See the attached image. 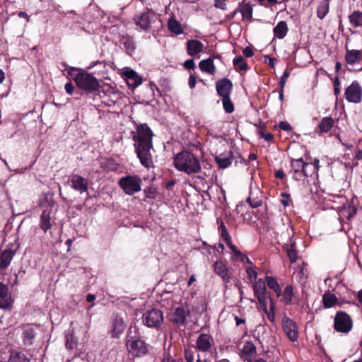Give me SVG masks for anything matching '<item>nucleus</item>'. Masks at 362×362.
<instances>
[{"mask_svg": "<svg viewBox=\"0 0 362 362\" xmlns=\"http://www.w3.org/2000/svg\"><path fill=\"white\" fill-rule=\"evenodd\" d=\"M233 64L240 71H246L248 69L247 64L242 56H239L233 59Z\"/></svg>", "mask_w": 362, "mask_h": 362, "instance_id": "nucleus-38", "label": "nucleus"}, {"mask_svg": "<svg viewBox=\"0 0 362 362\" xmlns=\"http://www.w3.org/2000/svg\"><path fill=\"white\" fill-rule=\"evenodd\" d=\"M230 249L236 255V256L242 255L241 252L237 249V247L232 243L231 238L229 240L225 241Z\"/></svg>", "mask_w": 362, "mask_h": 362, "instance_id": "nucleus-47", "label": "nucleus"}, {"mask_svg": "<svg viewBox=\"0 0 362 362\" xmlns=\"http://www.w3.org/2000/svg\"><path fill=\"white\" fill-rule=\"evenodd\" d=\"M281 196L285 197V199H282L281 201V204L284 206H288L289 205V202H290V196L289 194L284 192L281 194Z\"/></svg>", "mask_w": 362, "mask_h": 362, "instance_id": "nucleus-51", "label": "nucleus"}, {"mask_svg": "<svg viewBox=\"0 0 362 362\" xmlns=\"http://www.w3.org/2000/svg\"><path fill=\"white\" fill-rule=\"evenodd\" d=\"M311 164L305 163L302 158L292 159L290 173L293 174V177L296 180H303L304 177L309 175L308 168Z\"/></svg>", "mask_w": 362, "mask_h": 362, "instance_id": "nucleus-8", "label": "nucleus"}, {"mask_svg": "<svg viewBox=\"0 0 362 362\" xmlns=\"http://www.w3.org/2000/svg\"><path fill=\"white\" fill-rule=\"evenodd\" d=\"M185 359L187 362H193L194 358L193 355L190 352H185Z\"/></svg>", "mask_w": 362, "mask_h": 362, "instance_id": "nucleus-58", "label": "nucleus"}, {"mask_svg": "<svg viewBox=\"0 0 362 362\" xmlns=\"http://www.w3.org/2000/svg\"><path fill=\"white\" fill-rule=\"evenodd\" d=\"M222 103L226 112L232 113L234 111V105L230 97L223 98Z\"/></svg>", "mask_w": 362, "mask_h": 362, "instance_id": "nucleus-41", "label": "nucleus"}, {"mask_svg": "<svg viewBox=\"0 0 362 362\" xmlns=\"http://www.w3.org/2000/svg\"><path fill=\"white\" fill-rule=\"evenodd\" d=\"M253 290L255 296L257 298L258 301L263 309L264 312H267V289L265 282L262 279H258L253 284Z\"/></svg>", "mask_w": 362, "mask_h": 362, "instance_id": "nucleus-11", "label": "nucleus"}, {"mask_svg": "<svg viewBox=\"0 0 362 362\" xmlns=\"http://www.w3.org/2000/svg\"><path fill=\"white\" fill-rule=\"evenodd\" d=\"M235 322H236V325H240V324L242 323H244L245 322V320L242 318H239L238 317L235 316Z\"/></svg>", "mask_w": 362, "mask_h": 362, "instance_id": "nucleus-64", "label": "nucleus"}, {"mask_svg": "<svg viewBox=\"0 0 362 362\" xmlns=\"http://www.w3.org/2000/svg\"><path fill=\"white\" fill-rule=\"evenodd\" d=\"M350 24L358 28L362 26V12L357 10L353 11L348 17Z\"/></svg>", "mask_w": 362, "mask_h": 362, "instance_id": "nucleus-28", "label": "nucleus"}, {"mask_svg": "<svg viewBox=\"0 0 362 362\" xmlns=\"http://www.w3.org/2000/svg\"><path fill=\"white\" fill-rule=\"evenodd\" d=\"M243 54L247 57H251L254 54V52H253V50H252V49L251 47H246L243 49Z\"/></svg>", "mask_w": 362, "mask_h": 362, "instance_id": "nucleus-54", "label": "nucleus"}, {"mask_svg": "<svg viewBox=\"0 0 362 362\" xmlns=\"http://www.w3.org/2000/svg\"><path fill=\"white\" fill-rule=\"evenodd\" d=\"M14 255L15 251L13 250L6 249L4 250L0 254V268H6L10 264Z\"/></svg>", "mask_w": 362, "mask_h": 362, "instance_id": "nucleus-24", "label": "nucleus"}, {"mask_svg": "<svg viewBox=\"0 0 362 362\" xmlns=\"http://www.w3.org/2000/svg\"><path fill=\"white\" fill-rule=\"evenodd\" d=\"M329 11V4L323 0L317 6V17L320 19H322L325 18V16L327 15V13Z\"/></svg>", "mask_w": 362, "mask_h": 362, "instance_id": "nucleus-34", "label": "nucleus"}, {"mask_svg": "<svg viewBox=\"0 0 362 362\" xmlns=\"http://www.w3.org/2000/svg\"><path fill=\"white\" fill-rule=\"evenodd\" d=\"M184 66L186 69H192L194 68V62L193 59H187L185 62Z\"/></svg>", "mask_w": 362, "mask_h": 362, "instance_id": "nucleus-53", "label": "nucleus"}, {"mask_svg": "<svg viewBox=\"0 0 362 362\" xmlns=\"http://www.w3.org/2000/svg\"><path fill=\"white\" fill-rule=\"evenodd\" d=\"M76 341L74 339L73 331L71 333L66 335V346L69 349H73L76 347Z\"/></svg>", "mask_w": 362, "mask_h": 362, "instance_id": "nucleus-42", "label": "nucleus"}, {"mask_svg": "<svg viewBox=\"0 0 362 362\" xmlns=\"http://www.w3.org/2000/svg\"><path fill=\"white\" fill-rule=\"evenodd\" d=\"M319 163L318 159H315L313 161V173H315V174H317V171L320 168Z\"/></svg>", "mask_w": 362, "mask_h": 362, "instance_id": "nucleus-56", "label": "nucleus"}, {"mask_svg": "<svg viewBox=\"0 0 362 362\" xmlns=\"http://www.w3.org/2000/svg\"><path fill=\"white\" fill-rule=\"evenodd\" d=\"M215 160L221 168H226L231 165L233 160V156L230 151H228L217 155Z\"/></svg>", "mask_w": 362, "mask_h": 362, "instance_id": "nucleus-23", "label": "nucleus"}, {"mask_svg": "<svg viewBox=\"0 0 362 362\" xmlns=\"http://www.w3.org/2000/svg\"><path fill=\"white\" fill-rule=\"evenodd\" d=\"M322 301L324 306L329 308L334 306L337 303V299L334 294L327 293L324 294Z\"/></svg>", "mask_w": 362, "mask_h": 362, "instance_id": "nucleus-33", "label": "nucleus"}, {"mask_svg": "<svg viewBox=\"0 0 362 362\" xmlns=\"http://www.w3.org/2000/svg\"><path fill=\"white\" fill-rule=\"evenodd\" d=\"M344 211L346 212L348 214V218H351L356 214V209L354 207L349 205L344 209Z\"/></svg>", "mask_w": 362, "mask_h": 362, "instance_id": "nucleus-48", "label": "nucleus"}, {"mask_svg": "<svg viewBox=\"0 0 362 362\" xmlns=\"http://www.w3.org/2000/svg\"><path fill=\"white\" fill-rule=\"evenodd\" d=\"M124 324L122 319H116L114 321L112 334L113 337H118L124 329Z\"/></svg>", "mask_w": 362, "mask_h": 362, "instance_id": "nucleus-32", "label": "nucleus"}, {"mask_svg": "<svg viewBox=\"0 0 362 362\" xmlns=\"http://www.w3.org/2000/svg\"><path fill=\"white\" fill-rule=\"evenodd\" d=\"M240 11L242 14L243 18L245 20L250 21L252 17V8L248 4H243L240 8Z\"/></svg>", "mask_w": 362, "mask_h": 362, "instance_id": "nucleus-36", "label": "nucleus"}, {"mask_svg": "<svg viewBox=\"0 0 362 362\" xmlns=\"http://www.w3.org/2000/svg\"><path fill=\"white\" fill-rule=\"evenodd\" d=\"M215 5H216V6L217 8H221V9H223H223H226V4L224 3V1H216Z\"/></svg>", "mask_w": 362, "mask_h": 362, "instance_id": "nucleus-59", "label": "nucleus"}, {"mask_svg": "<svg viewBox=\"0 0 362 362\" xmlns=\"http://www.w3.org/2000/svg\"><path fill=\"white\" fill-rule=\"evenodd\" d=\"M141 182L138 175H127L121 177L118 184L127 194L133 195L141 191Z\"/></svg>", "mask_w": 362, "mask_h": 362, "instance_id": "nucleus-5", "label": "nucleus"}, {"mask_svg": "<svg viewBox=\"0 0 362 362\" xmlns=\"http://www.w3.org/2000/svg\"><path fill=\"white\" fill-rule=\"evenodd\" d=\"M74 79L76 86L86 91L93 92L100 87L98 80L92 74L86 71L78 72Z\"/></svg>", "mask_w": 362, "mask_h": 362, "instance_id": "nucleus-3", "label": "nucleus"}, {"mask_svg": "<svg viewBox=\"0 0 362 362\" xmlns=\"http://www.w3.org/2000/svg\"><path fill=\"white\" fill-rule=\"evenodd\" d=\"M195 280H196L195 276L192 275L188 281V283H187L188 286H191L194 283V281H195Z\"/></svg>", "mask_w": 362, "mask_h": 362, "instance_id": "nucleus-63", "label": "nucleus"}, {"mask_svg": "<svg viewBox=\"0 0 362 362\" xmlns=\"http://www.w3.org/2000/svg\"><path fill=\"white\" fill-rule=\"evenodd\" d=\"M288 30L287 23L285 21H280L274 28V35L279 39H283Z\"/></svg>", "mask_w": 362, "mask_h": 362, "instance_id": "nucleus-27", "label": "nucleus"}, {"mask_svg": "<svg viewBox=\"0 0 362 362\" xmlns=\"http://www.w3.org/2000/svg\"><path fill=\"white\" fill-rule=\"evenodd\" d=\"M8 362H29V360L23 354L11 353Z\"/></svg>", "mask_w": 362, "mask_h": 362, "instance_id": "nucleus-39", "label": "nucleus"}, {"mask_svg": "<svg viewBox=\"0 0 362 362\" xmlns=\"http://www.w3.org/2000/svg\"><path fill=\"white\" fill-rule=\"evenodd\" d=\"M266 281L268 287L272 289L277 296H280L281 295V289L276 279L273 276H267Z\"/></svg>", "mask_w": 362, "mask_h": 362, "instance_id": "nucleus-29", "label": "nucleus"}, {"mask_svg": "<svg viewBox=\"0 0 362 362\" xmlns=\"http://www.w3.org/2000/svg\"><path fill=\"white\" fill-rule=\"evenodd\" d=\"M218 94L223 98L230 97L233 88L232 82L227 78L218 80L216 83Z\"/></svg>", "mask_w": 362, "mask_h": 362, "instance_id": "nucleus-14", "label": "nucleus"}, {"mask_svg": "<svg viewBox=\"0 0 362 362\" xmlns=\"http://www.w3.org/2000/svg\"><path fill=\"white\" fill-rule=\"evenodd\" d=\"M12 303L11 296L8 287L0 283V308H7Z\"/></svg>", "mask_w": 362, "mask_h": 362, "instance_id": "nucleus-20", "label": "nucleus"}, {"mask_svg": "<svg viewBox=\"0 0 362 362\" xmlns=\"http://www.w3.org/2000/svg\"><path fill=\"white\" fill-rule=\"evenodd\" d=\"M199 66L203 72L212 75L216 72V66L214 65V60L211 58L202 60L199 64Z\"/></svg>", "mask_w": 362, "mask_h": 362, "instance_id": "nucleus-25", "label": "nucleus"}, {"mask_svg": "<svg viewBox=\"0 0 362 362\" xmlns=\"http://www.w3.org/2000/svg\"><path fill=\"white\" fill-rule=\"evenodd\" d=\"M219 230L221 231V236L223 238L224 241L229 240L230 239V236L228 234L226 227L223 222L221 223V225L219 226Z\"/></svg>", "mask_w": 362, "mask_h": 362, "instance_id": "nucleus-44", "label": "nucleus"}, {"mask_svg": "<svg viewBox=\"0 0 362 362\" xmlns=\"http://www.w3.org/2000/svg\"><path fill=\"white\" fill-rule=\"evenodd\" d=\"M126 346L129 353L134 357H141L148 352V345L144 341L134 337L127 339Z\"/></svg>", "mask_w": 362, "mask_h": 362, "instance_id": "nucleus-6", "label": "nucleus"}, {"mask_svg": "<svg viewBox=\"0 0 362 362\" xmlns=\"http://www.w3.org/2000/svg\"><path fill=\"white\" fill-rule=\"evenodd\" d=\"M275 176L277 178L283 179L285 177V174L283 170H280L276 171V173H275Z\"/></svg>", "mask_w": 362, "mask_h": 362, "instance_id": "nucleus-60", "label": "nucleus"}, {"mask_svg": "<svg viewBox=\"0 0 362 362\" xmlns=\"http://www.w3.org/2000/svg\"><path fill=\"white\" fill-rule=\"evenodd\" d=\"M64 88H65L66 92L69 95H72L74 93V87L73 84L71 82L66 83L65 84Z\"/></svg>", "mask_w": 362, "mask_h": 362, "instance_id": "nucleus-50", "label": "nucleus"}, {"mask_svg": "<svg viewBox=\"0 0 362 362\" xmlns=\"http://www.w3.org/2000/svg\"><path fill=\"white\" fill-rule=\"evenodd\" d=\"M246 272H247L248 276L250 279H257V273L254 269H252L251 267H248V268H247Z\"/></svg>", "mask_w": 362, "mask_h": 362, "instance_id": "nucleus-49", "label": "nucleus"}, {"mask_svg": "<svg viewBox=\"0 0 362 362\" xmlns=\"http://www.w3.org/2000/svg\"><path fill=\"white\" fill-rule=\"evenodd\" d=\"M157 20L156 14L151 9H145L143 12L136 14L134 17L136 25L141 30L148 32L152 24Z\"/></svg>", "mask_w": 362, "mask_h": 362, "instance_id": "nucleus-4", "label": "nucleus"}, {"mask_svg": "<svg viewBox=\"0 0 362 362\" xmlns=\"http://www.w3.org/2000/svg\"><path fill=\"white\" fill-rule=\"evenodd\" d=\"M212 342L213 339L210 335L206 334H201L196 341L194 347L197 351L206 352L210 350Z\"/></svg>", "mask_w": 362, "mask_h": 362, "instance_id": "nucleus-15", "label": "nucleus"}, {"mask_svg": "<svg viewBox=\"0 0 362 362\" xmlns=\"http://www.w3.org/2000/svg\"><path fill=\"white\" fill-rule=\"evenodd\" d=\"M346 62L350 71H358L362 69V52L360 50H348L345 56Z\"/></svg>", "mask_w": 362, "mask_h": 362, "instance_id": "nucleus-10", "label": "nucleus"}, {"mask_svg": "<svg viewBox=\"0 0 362 362\" xmlns=\"http://www.w3.org/2000/svg\"><path fill=\"white\" fill-rule=\"evenodd\" d=\"M95 299V296L93 294H88L86 297V300L88 302H92Z\"/></svg>", "mask_w": 362, "mask_h": 362, "instance_id": "nucleus-61", "label": "nucleus"}, {"mask_svg": "<svg viewBox=\"0 0 362 362\" xmlns=\"http://www.w3.org/2000/svg\"><path fill=\"white\" fill-rule=\"evenodd\" d=\"M127 83L132 88H136L142 83V78L133 69H127L123 73Z\"/></svg>", "mask_w": 362, "mask_h": 362, "instance_id": "nucleus-18", "label": "nucleus"}, {"mask_svg": "<svg viewBox=\"0 0 362 362\" xmlns=\"http://www.w3.org/2000/svg\"><path fill=\"white\" fill-rule=\"evenodd\" d=\"M247 201V202H249L250 205L253 208H257L261 206L262 203L261 199H252L251 197H248Z\"/></svg>", "mask_w": 362, "mask_h": 362, "instance_id": "nucleus-46", "label": "nucleus"}, {"mask_svg": "<svg viewBox=\"0 0 362 362\" xmlns=\"http://www.w3.org/2000/svg\"><path fill=\"white\" fill-rule=\"evenodd\" d=\"M88 185V180L81 175H74L71 179V187L75 190L78 191L81 194L87 192Z\"/></svg>", "mask_w": 362, "mask_h": 362, "instance_id": "nucleus-17", "label": "nucleus"}, {"mask_svg": "<svg viewBox=\"0 0 362 362\" xmlns=\"http://www.w3.org/2000/svg\"><path fill=\"white\" fill-rule=\"evenodd\" d=\"M35 336V329L32 325H25L23 327V341L25 344H32Z\"/></svg>", "mask_w": 362, "mask_h": 362, "instance_id": "nucleus-26", "label": "nucleus"}, {"mask_svg": "<svg viewBox=\"0 0 362 362\" xmlns=\"http://www.w3.org/2000/svg\"><path fill=\"white\" fill-rule=\"evenodd\" d=\"M353 322L351 317L345 312L337 313L334 320V329L341 333H348L352 329Z\"/></svg>", "mask_w": 362, "mask_h": 362, "instance_id": "nucleus-7", "label": "nucleus"}, {"mask_svg": "<svg viewBox=\"0 0 362 362\" xmlns=\"http://www.w3.org/2000/svg\"><path fill=\"white\" fill-rule=\"evenodd\" d=\"M143 322L148 327H158L163 322L162 312L152 309L143 315Z\"/></svg>", "mask_w": 362, "mask_h": 362, "instance_id": "nucleus-9", "label": "nucleus"}, {"mask_svg": "<svg viewBox=\"0 0 362 362\" xmlns=\"http://www.w3.org/2000/svg\"><path fill=\"white\" fill-rule=\"evenodd\" d=\"M213 267L214 272L222 278L225 284H228L230 283L232 280V274L229 272L225 264L221 261L215 262Z\"/></svg>", "mask_w": 362, "mask_h": 362, "instance_id": "nucleus-16", "label": "nucleus"}, {"mask_svg": "<svg viewBox=\"0 0 362 362\" xmlns=\"http://www.w3.org/2000/svg\"><path fill=\"white\" fill-rule=\"evenodd\" d=\"M295 244L292 243L290 248L286 250L287 255L291 262H294L296 260L297 253L294 248Z\"/></svg>", "mask_w": 362, "mask_h": 362, "instance_id": "nucleus-43", "label": "nucleus"}, {"mask_svg": "<svg viewBox=\"0 0 362 362\" xmlns=\"http://www.w3.org/2000/svg\"><path fill=\"white\" fill-rule=\"evenodd\" d=\"M262 136L265 139V141H269L273 138V135L271 133H261Z\"/></svg>", "mask_w": 362, "mask_h": 362, "instance_id": "nucleus-57", "label": "nucleus"}, {"mask_svg": "<svg viewBox=\"0 0 362 362\" xmlns=\"http://www.w3.org/2000/svg\"><path fill=\"white\" fill-rule=\"evenodd\" d=\"M242 351L248 357H254L256 355V347L253 343L248 341L244 344Z\"/></svg>", "mask_w": 362, "mask_h": 362, "instance_id": "nucleus-35", "label": "nucleus"}, {"mask_svg": "<svg viewBox=\"0 0 362 362\" xmlns=\"http://www.w3.org/2000/svg\"><path fill=\"white\" fill-rule=\"evenodd\" d=\"M290 76V73L288 70H286L284 74H283V76H281V78L282 79H284V80H287V78L289 77Z\"/></svg>", "mask_w": 362, "mask_h": 362, "instance_id": "nucleus-62", "label": "nucleus"}, {"mask_svg": "<svg viewBox=\"0 0 362 362\" xmlns=\"http://www.w3.org/2000/svg\"><path fill=\"white\" fill-rule=\"evenodd\" d=\"M270 311H268V310L267 309V312H264L267 315V317L268 319L271 321V322H273L274 320V304L273 303V302L272 301V300H270Z\"/></svg>", "mask_w": 362, "mask_h": 362, "instance_id": "nucleus-45", "label": "nucleus"}, {"mask_svg": "<svg viewBox=\"0 0 362 362\" xmlns=\"http://www.w3.org/2000/svg\"><path fill=\"white\" fill-rule=\"evenodd\" d=\"M334 125V120L330 117H323L319 124V128L322 132H328Z\"/></svg>", "mask_w": 362, "mask_h": 362, "instance_id": "nucleus-31", "label": "nucleus"}, {"mask_svg": "<svg viewBox=\"0 0 362 362\" xmlns=\"http://www.w3.org/2000/svg\"><path fill=\"white\" fill-rule=\"evenodd\" d=\"M175 167L179 171L187 175L197 174L201 172L202 166L199 158L188 151L178 153L173 160Z\"/></svg>", "mask_w": 362, "mask_h": 362, "instance_id": "nucleus-2", "label": "nucleus"}, {"mask_svg": "<svg viewBox=\"0 0 362 362\" xmlns=\"http://www.w3.org/2000/svg\"><path fill=\"white\" fill-rule=\"evenodd\" d=\"M189 314V310L183 307L176 308L171 313V320L176 325H183L186 321V317Z\"/></svg>", "mask_w": 362, "mask_h": 362, "instance_id": "nucleus-19", "label": "nucleus"}, {"mask_svg": "<svg viewBox=\"0 0 362 362\" xmlns=\"http://www.w3.org/2000/svg\"><path fill=\"white\" fill-rule=\"evenodd\" d=\"M345 96L349 102L359 103L362 98V90L359 84L356 81L353 82L346 89Z\"/></svg>", "mask_w": 362, "mask_h": 362, "instance_id": "nucleus-12", "label": "nucleus"}, {"mask_svg": "<svg viewBox=\"0 0 362 362\" xmlns=\"http://www.w3.org/2000/svg\"><path fill=\"white\" fill-rule=\"evenodd\" d=\"M153 132L147 124H141L137 128V134L134 136L133 139L136 141L135 151L142 165L146 168L153 166V160L151 150L153 148L152 144Z\"/></svg>", "mask_w": 362, "mask_h": 362, "instance_id": "nucleus-1", "label": "nucleus"}, {"mask_svg": "<svg viewBox=\"0 0 362 362\" xmlns=\"http://www.w3.org/2000/svg\"><path fill=\"white\" fill-rule=\"evenodd\" d=\"M203 49L204 44L199 40H190L187 42V54L189 56L193 57L203 52Z\"/></svg>", "mask_w": 362, "mask_h": 362, "instance_id": "nucleus-21", "label": "nucleus"}, {"mask_svg": "<svg viewBox=\"0 0 362 362\" xmlns=\"http://www.w3.org/2000/svg\"><path fill=\"white\" fill-rule=\"evenodd\" d=\"M50 215L51 210L47 209L42 211L40 216V227L44 232H47L52 227L53 221L51 220Z\"/></svg>", "mask_w": 362, "mask_h": 362, "instance_id": "nucleus-22", "label": "nucleus"}, {"mask_svg": "<svg viewBox=\"0 0 362 362\" xmlns=\"http://www.w3.org/2000/svg\"><path fill=\"white\" fill-rule=\"evenodd\" d=\"M196 83L197 82H196L195 77L193 75H190L189 78V82H188L189 87L190 88H194L196 86Z\"/></svg>", "mask_w": 362, "mask_h": 362, "instance_id": "nucleus-55", "label": "nucleus"}, {"mask_svg": "<svg viewBox=\"0 0 362 362\" xmlns=\"http://www.w3.org/2000/svg\"><path fill=\"white\" fill-rule=\"evenodd\" d=\"M284 331L291 341H296L298 337V327L296 322L288 317L282 320Z\"/></svg>", "mask_w": 362, "mask_h": 362, "instance_id": "nucleus-13", "label": "nucleus"}, {"mask_svg": "<svg viewBox=\"0 0 362 362\" xmlns=\"http://www.w3.org/2000/svg\"><path fill=\"white\" fill-rule=\"evenodd\" d=\"M279 127L285 131H291L292 129L291 126L287 122H280Z\"/></svg>", "mask_w": 362, "mask_h": 362, "instance_id": "nucleus-52", "label": "nucleus"}, {"mask_svg": "<svg viewBox=\"0 0 362 362\" xmlns=\"http://www.w3.org/2000/svg\"><path fill=\"white\" fill-rule=\"evenodd\" d=\"M293 295V288L291 285H287L283 292V300L288 304L291 302Z\"/></svg>", "mask_w": 362, "mask_h": 362, "instance_id": "nucleus-37", "label": "nucleus"}, {"mask_svg": "<svg viewBox=\"0 0 362 362\" xmlns=\"http://www.w3.org/2000/svg\"><path fill=\"white\" fill-rule=\"evenodd\" d=\"M168 29L173 33L179 35L182 33L183 30L181 28L180 23L175 20L173 17L168 19Z\"/></svg>", "mask_w": 362, "mask_h": 362, "instance_id": "nucleus-30", "label": "nucleus"}, {"mask_svg": "<svg viewBox=\"0 0 362 362\" xmlns=\"http://www.w3.org/2000/svg\"><path fill=\"white\" fill-rule=\"evenodd\" d=\"M123 45L129 54L133 52L135 49V45L133 39L130 37H125L123 39Z\"/></svg>", "mask_w": 362, "mask_h": 362, "instance_id": "nucleus-40", "label": "nucleus"}]
</instances>
